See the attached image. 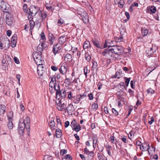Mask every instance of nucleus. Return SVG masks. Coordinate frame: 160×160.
<instances>
[{
	"instance_id": "nucleus-1",
	"label": "nucleus",
	"mask_w": 160,
	"mask_h": 160,
	"mask_svg": "<svg viewBox=\"0 0 160 160\" xmlns=\"http://www.w3.org/2000/svg\"><path fill=\"white\" fill-rule=\"evenodd\" d=\"M30 121L28 117H27L23 120L20 119L18 127V132L21 136L23 135L25 128L28 131L30 129Z\"/></svg>"
},
{
	"instance_id": "nucleus-2",
	"label": "nucleus",
	"mask_w": 160,
	"mask_h": 160,
	"mask_svg": "<svg viewBox=\"0 0 160 160\" xmlns=\"http://www.w3.org/2000/svg\"><path fill=\"white\" fill-rule=\"evenodd\" d=\"M3 12L6 13H8V14L6 15L5 18V22L6 24L10 26H11L13 23V15L9 13L8 11H3Z\"/></svg>"
},
{
	"instance_id": "nucleus-3",
	"label": "nucleus",
	"mask_w": 160,
	"mask_h": 160,
	"mask_svg": "<svg viewBox=\"0 0 160 160\" xmlns=\"http://www.w3.org/2000/svg\"><path fill=\"white\" fill-rule=\"evenodd\" d=\"M113 54H114V52L112 50V48L106 49L104 52H102V54L103 56L109 58H110L114 57Z\"/></svg>"
},
{
	"instance_id": "nucleus-4",
	"label": "nucleus",
	"mask_w": 160,
	"mask_h": 160,
	"mask_svg": "<svg viewBox=\"0 0 160 160\" xmlns=\"http://www.w3.org/2000/svg\"><path fill=\"white\" fill-rule=\"evenodd\" d=\"M66 95V90L65 89L64 90L62 89V90H61L60 87L59 88V89H58L56 91V95L57 98V96L58 95L59 96H61L62 98H64L65 97Z\"/></svg>"
},
{
	"instance_id": "nucleus-5",
	"label": "nucleus",
	"mask_w": 160,
	"mask_h": 160,
	"mask_svg": "<svg viewBox=\"0 0 160 160\" xmlns=\"http://www.w3.org/2000/svg\"><path fill=\"white\" fill-rule=\"evenodd\" d=\"M112 51L114 54L119 55L123 52V50L122 47L119 46H115L112 48Z\"/></svg>"
},
{
	"instance_id": "nucleus-6",
	"label": "nucleus",
	"mask_w": 160,
	"mask_h": 160,
	"mask_svg": "<svg viewBox=\"0 0 160 160\" xmlns=\"http://www.w3.org/2000/svg\"><path fill=\"white\" fill-rule=\"evenodd\" d=\"M77 13L82 18L83 21L86 24L88 22V18L86 12L85 13H81V11H78Z\"/></svg>"
},
{
	"instance_id": "nucleus-7",
	"label": "nucleus",
	"mask_w": 160,
	"mask_h": 160,
	"mask_svg": "<svg viewBox=\"0 0 160 160\" xmlns=\"http://www.w3.org/2000/svg\"><path fill=\"white\" fill-rule=\"evenodd\" d=\"M57 108L60 111H63L65 108L67 107L66 105L64 103H61V102L60 100L58 101V102L57 103L56 106Z\"/></svg>"
},
{
	"instance_id": "nucleus-8",
	"label": "nucleus",
	"mask_w": 160,
	"mask_h": 160,
	"mask_svg": "<svg viewBox=\"0 0 160 160\" xmlns=\"http://www.w3.org/2000/svg\"><path fill=\"white\" fill-rule=\"evenodd\" d=\"M1 10H8L10 8V6L6 2H2L0 4Z\"/></svg>"
},
{
	"instance_id": "nucleus-9",
	"label": "nucleus",
	"mask_w": 160,
	"mask_h": 160,
	"mask_svg": "<svg viewBox=\"0 0 160 160\" xmlns=\"http://www.w3.org/2000/svg\"><path fill=\"white\" fill-rule=\"evenodd\" d=\"M61 49V46L58 44L57 43L56 45H54L52 52L55 55Z\"/></svg>"
},
{
	"instance_id": "nucleus-10",
	"label": "nucleus",
	"mask_w": 160,
	"mask_h": 160,
	"mask_svg": "<svg viewBox=\"0 0 160 160\" xmlns=\"http://www.w3.org/2000/svg\"><path fill=\"white\" fill-rule=\"evenodd\" d=\"M49 87H52L55 90V91H56L57 90L59 89V88L60 87V85L59 83H55L53 82H50L49 85Z\"/></svg>"
},
{
	"instance_id": "nucleus-11",
	"label": "nucleus",
	"mask_w": 160,
	"mask_h": 160,
	"mask_svg": "<svg viewBox=\"0 0 160 160\" xmlns=\"http://www.w3.org/2000/svg\"><path fill=\"white\" fill-rule=\"evenodd\" d=\"M115 3L116 4L118 5L121 8H122L124 4V0H115Z\"/></svg>"
},
{
	"instance_id": "nucleus-12",
	"label": "nucleus",
	"mask_w": 160,
	"mask_h": 160,
	"mask_svg": "<svg viewBox=\"0 0 160 160\" xmlns=\"http://www.w3.org/2000/svg\"><path fill=\"white\" fill-rule=\"evenodd\" d=\"M48 37L49 41L50 42V44H52L55 39L54 35L52 33L49 32L48 34Z\"/></svg>"
},
{
	"instance_id": "nucleus-13",
	"label": "nucleus",
	"mask_w": 160,
	"mask_h": 160,
	"mask_svg": "<svg viewBox=\"0 0 160 160\" xmlns=\"http://www.w3.org/2000/svg\"><path fill=\"white\" fill-rule=\"evenodd\" d=\"M67 70V68L64 65H62L60 68L59 69L60 73L63 75L66 74Z\"/></svg>"
},
{
	"instance_id": "nucleus-14",
	"label": "nucleus",
	"mask_w": 160,
	"mask_h": 160,
	"mask_svg": "<svg viewBox=\"0 0 160 160\" xmlns=\"http://www.w3.org/2000/svg\"><path fill=\"white\" fill-rule=\"evenodd\" d=\"M72 57L71 54H67L64 57V61L65 62H69L72 60Z\"/></svg>"
},
{
	"instance_id": "nucleus-15",
	"label": "nucleus",
	"mask_w": 160,
	"mask_h": 160,
	"mask_svg": "<svg viewBox=\"0 0 160 160\" xmlns=\"http://www.w3.org/2000/svg\"><path fill=\"white\" fill-rule=\"evenodd\" d=\"M68 113L69 115H72L73 112V110H74V107L73 105L72 104H69L68 107Z\"/></svg>"
},
{
	"instance_id": "nucleus-16",
	"label": "nucleus",
	"mask_w": 160,
	"mask_h": 160,
	"mask_svg": "<svg viewBox=\"0 0 160 160\" xmlns=\"http://www.w3.org/2000/svg\"><path fill=\"white\" fill-rule=\"evenodd\" d=\"M6 110V107L4 105L0 104V115L4 114Z\"/></svg>"
},
{
	"instance_id": "nucleus-17",
	"label": "nucleus",
	"mask_w": 160,
	"mask_h": 160,
	"mask_svg": "<svg viewBox=\"0 0 160 160\" xmlns=\"http://www.w3.org/2000/svg\"><path fill=\"white\" fill-rule=\"evenodd\" d=\"M123 75V74L122 72V71L121 70H119L116 72L114 78L119 79L121 77H122Z\"/></svg>"
},
{
	"instance_id": "nucleus-18",
	"label": "nucleus",
	"mask_w": 160,
	"mask_h": 160,
	"mask_svg": "<svg viewBox=\"0 0 160 160\" xmlns=\"http://www.w3.org/2000/svg\"><path fill=\"white\" fill-rule=\"evenodd\" d=\"M34 59L37 65L42 64L43 62V61L42 60L43 58L42 57L41 58H37Z\"/></svg>"
},
{
	"instance_id": "nucleus-19",
	"label": "nucleus",
	"mask_w": 160,
	"mask_h": 160,
	"mask_svg": "<svg viewBox=\"0 0 160 160\" xmlns=\"http://www.w3.org/2000/svg\"><path fill=\"white\" fill-rule=\"evenodd\" d=\"M8 119L9 121L8 123L7 126L9 129H12L13 127V125L11 121V118L10 117H8Z\"/></svg>"
},
{
	"instance_id": "nucleus-20",
	"label": "nucleus",
	"mask_w": 160,
	"mask_h": 160,
	"mask_svg": "<svg viewBox=\"0 0 160 160\" xmlns=\"http://www.w3.org/2000/svg\"><path fill=\"white\" fill-rule=\"evenodd\" d=\"M141 31L142 35L143 37L147 36L148 33V30L145 28H142Z\"/></svg>"
},
{
	"instance_id": "nucleus-21",
	"label": "nucleus",
	"mask_w": 160,
	"mask_h": 160,
	"mask_svg": "<svg viewBox=\"0 0 160 160\" xmlns=\"http://www.w3.org/2000/svg\"><path fill=\"white\" fill-rule=\"evenodd\" d=\"M41 53L38 52H33L32 56L33 59L37 58H41Z\"/></svg>"
},
{
	"instance_id": "nucleus-22",
	"label": "nucleus",
	"mask_w": 160,
	"mask_h": 160,
	"mask_svg": "<svg viewBox=\"0 0 160 160\" xmlns=\"http://www.w3.org/2000/svg\"><path fill=\"white\" fill-rule=\"evenodd\" d=\"M79 94L75 96H73V98L72 100L73 101L74 103L75 104H78L79 103Z\"/></svg>"
},
{
	"instance_id": "nucleus-23",
	"label": "nucleus",
	"mask_w": 160,
	"mask_h": 160,
	"mask_svg": "<svg viewBox=\"0 0 160 160\" xmlns=\"http://www.w3.org/2000/svg\"><path fill=\"white\" fill-rule=\"evenodd\" d=\"M92 42L94 45L97 48H102L100 46L99 42L98 40L95 39H92Z\"/></svg>"
},
{
	"instance_id": "nucleus-24",
	"label": "nucleus",
	"mask_w": 160,
	"mask_h": 160,
	"mask_svg": "<svg viewBox=\"0 0 160 160\" xmlns=\"http://www.w3.org/2000/svg\"><path fill=\"white\" fill-rule=\"evenodd\" d=\"M65 36H63L60 37L59 38V43L60 44H62L64 43L66 41V38H65Z\"/></svg>"
},
{
	"instance_id": "nucleus-25",
	"label": "nucleus",
	"mask_w": 160,
	"mask_h": 160,
	"mask_svg": "<svg viewBox=\"0 0 160 160\" xmlns=\"http://www.w3.org/2000/svg\"><path fill=\"white\" fill-rule=\"evenodd\" d=\"M62 131L59 128L57 129L56 130V136L58 138H60L62 135Z\"/></svg>"
},
{
	"instance_id": "nucleus-26",
	"label": "nucleus",
	"mask_w": 160,
	"mask_h": 160,
	"mask_svg": "<svg viewBox=\"0 0 160 160\" xmlns=\"http://www.w3.org/2000/svg\"><path fill=\"white\" fill-rule=\"evenodd\" d=\"M93 146L94 148H95L96 147V144L98 142V138L95 136L92 137Z\"/></svg>"
},
{
	"instance_id": "nucleus-27",
	"label": "nucleus",
	"mask_w": 160,
	"mask_h": 160,
	"mask_svg": "<svg viewBox=\"0 0 160 160\" xmlns=\"http://www.w3.org/2000/svg\"><path fill=\"white\" fill-rule=\"evenodd\" d=\"M49 122H48V124L49 126L51 127V128H53L55 125V123L54 121V119L53 118L50 119Z\"/></svg>"
},
{
	"instance_id": "nucleus-28",
	"label": "nucleus",
	"mask_w": 160,
	"mask_h": 160,
	"mask_svg": "<svg viewBox=\"0 0 160 160\" xmlns=\"http://www.w3.org/2000/svg\"><path fill=\"white\" fill-rule=\"evenodd\" d=\"M43 11H40V13L41 14V16L42 18V20L43 21L47 17V14L42 12Z\"/></svg>"
},
{
	"instance_id": "nucleus-29",
	"label": "nucleus",
	"mask_w": 160,
	"mask_h": 160,
	"mask_svg": "<svg viewBox=\"0 0 160 160\" xmlns=\"http://www.w3.org/2000/svg\"><path fill=\"white\" fill-rule=\"evenodd\" d=\"M88 159L89 160L93 158L94 152L93 151L90 152L88 154Z\"/></svg>"
},
{
	"instance_id": "nucleus-30",
	"label": "nucleus",
	"mask_w": 160,
	"mask_h": 160,
	"mask_svg": "<svg viewBox=\"0 0 160 160\" xmlns=\"http://www.w3.org/2000/svg\"><path fill=\"white\" fill-rule=\"evenodd\" d=\"M90 46V42L88 41H86L83 44V48L84 49H87Z\"/></svg>"
},
{
	"instance_id": "nucleus-31",
	"label": "nucleus",
	"mask_w": 160,
	"mask_h": 160,
	"mask_svg": "<svg viewBox=\"0 0 160 160\" xmlns=\"http://www.w3.org/2000/svg\"><path fill=\"white\" fill-rule=\"evenodd\" d=\"M90 70L88 69L87 67H85L83 70L84 74L85 75L86 78H87V74L90 72Z\"/></svg>"
},
{
	"instance_id": "nucleus-32",
	"label": "nucleus",
	"mask_w": 160,
	"mask_h": 160,
	"mask_svg": "<svg viewBox=\"0 0 160 160\" xmlns=\"http://www.w3.org/2000/svg\"><path fill=\"white\" fill-rule=\"evenodd\" d=\"M110 139L112 143H113V144H116V145L117 146V141L115 139V138L114 136H112L110 137Z\"/></svg>"
},
{
	"instance_id": "nucleus-33",
	"label": "nucleus",
	"mask_w": 160,
	"mask_h": 160,
	"mask_svg": "<svg viewBox=\"0 0 160 160\" xmlns=\"http://www.w3.org/2000/svg\"><path fill=\"white\" fill-rule=\"evenodd\" d=\"M111 41V40L109 39H107L105 40V42L104 43L103 48H105L107 47H108V45H110V43Z\"/></svg>"
},
{
	"instance_id": "nucleus-34",
	"label": "nucleus",
	"mask_w": 160,
	"mask_h": 160,
	"mask_svg": "<svg viewBox=\"0 0 160 160\" xmlns=\"http://www.w3.org/2000/svg\"><path fill=\"white\" fill-rule=\"evenodd\" d=\"M81 128L79 124L76 126L72 129L73 131H75L77 132H79L81 130Z\"/></svg>"
},
{
	"instance_id": "nucleus-35",
	"label": "nucleus",
	"mask_w": 160,
	"mask_h": 160,
	"mask_svg": "<svg viewBox=\"0 0 160 160\" xmlns=\"http://www.w3.org/2000/svg\"><path fill=\"white\" fill-rule=\"evenodd\" d=\"M43 160H53V158L51 156L45 155L44 156Z\"/></svg>"
},
{
	"instance_id": "nucleus-36",
	"label": "nucleus",
	"mask_w": 160,
	"mask_h": 160,
	"mask_svg": "<svg viewBox=\"0 0 160 160\" xmlns=\"http://www.w3.org/2000/svg\"><path fill=\"white\" fill-rule=\"evenodd\" d=\"M115 39L116 42H120L122 41L123 37L122 35H120L119 37H116Z\"/></svg>"
},
{
	"instance_id": "nucleus-37",
	"label": "nucleus",
	"mask_w": 160,
	"mask_h": 160,
	"mask_svg": "<svg viewBox=\"0 0 160 160\" xmlns=\"http://www.w3.org/2000/svg\"><path fill=\"white\" fill-rule=\"evenodd\" d=\"M40 37L41 38L40 40V41H41V40H42V42H44V41L45 40L46 38L44 33L43 32H42L40 34Z\"/></svg>"
},
{
	"instance_id": "nucleus-38",
	"label": "nucleus",
	"mask_w": 160,
	"mask_h": 160,
	"mask_svg": "<svg viewBox=\"0 0 160 160\" xmlns=\"http://www.w3.org/2000/svg\"><path fill=\"white\" fill-rule=\"evenodd\" d=\"M76 124L77 122L74 119L72 121L70 126L72 127V129L76 126Z\"/></svg>"
},
{
	"instance_id": "nucleus-39",
	"label": "nucleus",
	"mask_w": 160,
	"mask_h": 160,
	"mask_svg": "<svg viewBox=\"0 0 160 160\" xmlns=\"http://www.w3.org/2000/svg\"><path fill=\"white\" fill-rule=\"evenodd\" d=\"M142 148L143 150H148L149 149V144H144V145L142 144Z\"/></svg>"
},
{
	"instance_id": "nucleus-40",
	"label": "nucleus",
	"mask_w": 160,
	"mask_h": 160,
	"mask_svg": "<svg viewBox=\"0 0 160 160\" xmlns=\"http://www.w3.org/2000/svg\"><path fill=\"white\" fill-rule=\"evenodd\" d=\"M116 41H111L110 43V45H108V48L111 47L114 48L115 46L114 44H115V43H116Z\"/></svg>"
},
{
	"instance_id": "nucleus-41",
	"label": "nucleus",
	"mask_w": 160,
	"mask_h": 160,
	"mask_svg": "<svg viewBox=\"0 0 160 160\" xmlns=\"http://www.w3.org/2000/svg\"><path fill=\"white\" fill-rule=\"evenodd\" d=\"M124 78L126 79L125 81V83L126 84L127 86H128L129 82L131 79V78H127L126 77H124Z\"/></svg>"
},
{
	"instance_id": "nucleus-42",
	"label": "nucleus",
	"mask_w": 160,
	"mask_h": 160,
	"mask_svg": "<svg viewBox=\"0 0 160 160\" xmlns=\"http://www.w3.org/2000/svg\"><path fill=\"white\" fill-rule=\"evenodd\" d=\"M37 65H38L37 68V70H38V71L43 70V67L42 63V64H38Z\"/></svg>"
},
{
	"instance_id": "nucleus-43",
	"label": "nucleus",
	"mask_w": 160,
	"mask_h": 160,
	"mask_svg": "<svg viewBox=\"0 0 160 160\" xmlns=\"http://www.w3.org/2000/svg\"><path fill=\"white\" fill-rule=\"evenodd\" d=\"M138 4L137 3H135L134 2L133 3H132L131 5L130 6V9H135V8H133V7H138Z\"/></svg>"
},
{
	"instance_id": "nucleus-44",
	"label": "nucleus",
	"mask_w": 160,
	"mask_h": 160,
	"mask_svg": "<svg viewBox=\"0 0 160 160\" xmlns=\"http://www.w3.org/2000/svg\"><path fill=\"white\" fill-rule=\"evenodd\" d=\"M148 94H153L154 92V91L152 88H149L147 90Z\"/></svg>"
},
{
	"instance_id": "nucleus-45",
	"label": "nucleus",
	"mask_w": 160,
	"mask_h": 160,
	"mask_svg": "<svg viewBox=\"0 0 160 160\" xmlns=\"http://www.w3.org/2000/svg\"><path fill=\"white\" fill-rule=\"evenodd\" d=\"M30 12V14L32 16H34L36 15V14L38 13V11H29Z\"/></svg>"
},
{
	"instance_id": "nucleus-46",
	"label": "nucleus",
	"mask_w": 160,
	"mask_h": 160,
	"mask_svg": "<svg viewBox=\"0 0 160 160\" xmlns=\"http://www.w3.org/2000/svg\"><path fill=\"white\" fill-rule=\"evenodd\" d=\"M44 72V71L43 70H41L39 71L37 70V73L39 77H41L42 76Z\"/></svg>"
},
{
	"instance_id": "nucleus-47",
	"label": "nucleus",
	"mask_w": 160,
	"mask_h": 160,
	"mask_svg": "<svg viewBox=\"0 0 160 160\" xmlns=\"http://www.w3.org/2000/svg\"><path fill=\"white\" fill-rule=\"evenodd\" d=\"M65 159L68 160H72V159L71 156L69 154L65 155Z\"/></svg>"
},
{
	"instance_id": "nucleus-48",
	"label": "nucleus",
	"mask_w": 160,
	"mask_h": 160,
	"mask_svg": "<svg viewBox=\"0 0 160 160\" xmlns=\"http://www.w3.org/2000/svg\"><path fill=\"white\" fill-rule=\"evenodd\" d=\"M85 58L88 61H90L91 59V57L88 54H86L85 55Z\"/></svg>"
},
{
	"instance_id": "nucleus-49",
	"label": "nucleus",
	"mask_w": 160,
	"mask_h": 160,
	"mask_svg": "<svg viewBox=\"0 0 160 160\" xmlns=\"http://www.w3.org/2000/svg\"><path fill=\"white\" fill-rule=\"evenodd\" d=\"M92 108L93 109L97 110L98 108V105L97 103H94L92 104Z\"/></svg>"
},
{
	"instance_id": "nucleus-50",
	"label": "nucleus",
	"mask_w": 160,
	"mask_h": 160,
	"mask_svg": "<svg viewBox=\"0 0 160 160\" xmlns=\"http://www.w3.org/2000/svg\"><path fill=\"white\" fill-rule=\"evenodd\" d=\"M41 46L40 45V44H39L37 47V51L41 53V52L43 50V48L41 47Z\"/></svg>"
},
{
	"instance_id": "nucleus-51",
	"label": "nucleus",
	"mask_w": 160,
	"mask_h": 160,
	"mask_svg": "<svg viewBox=\"0 0 160 160\" xmlns=\"http://www.w3.org/2000/svg\"><path fill=\"white\" fill-rule=\"evenodd\" d=\"M17 41H11V46L12 48L15 47L16 45Z\"/></svg>"
},
{
	"instance_id": "nucleus-52",
	"label": "nucleus",
	"mask_w": 160,
	"mask_h": 160,
	"mask_svg": "<svg viewBox=\"0 0 160 160\" xmlns=\"http://www.w3.org/2000/svg\"><path fill=\"white\" fill-rule=\"evenodd\" d=\"M125 14L127 17V19L125 20L124 21L126 22L129 19L130 15L129 12H125Z\"/></svg>"
},
{
	"instance_id": "nucleus-53",
	"label": "nucleus",
	"mask_w": 160,
	"mask_h": 160,
	"mask_svg": "<svg viewBox=\"0 0 160 160\" xmlns=\"http://www.w3.org/2000/svg\"><path fill=\"white\" fill-rule=\"evenodd\" d=\"M68 99L70 100H72L73 98V96H72V92L71 91H69L68 92Z\"/></svg>"
},
{
	"instance_id": "nucleus-54",
	"label": "nucleus",
	"mask_w": 160,
	"mask_h": 160,
	"mask_svg": "<svg viewBox=\"0 0 160 160\" xmlns=\"http://www.w3.org/2000/svg\"><path fill=\"white\" fill-rule=\"evenodd\" d=\"M112 112L115 116H117L118 114V112L114 108L112 109Z\"/></svg>"
},
{
	"instance_id": "nucleus-55",
	"label": "nucleus",
	"mask_w": 160,
	"mask_h": 160,
	"mask_svg": "<svg viewBox=\"0 0 160 160\" xmlns=\"http://www.w3.org/2000/svg\"><path fill=\"white\" fill-rule=\"evenodd\" d=\"M29 21L30 25V28L31 29H32L34 27L35 25V22L33 20Z\"/></svg>"
},
{
	"instance_id": "nucleus-56",
	"label": "nucleus",
	"mask_w": 160,
	"mask_h": 160,
	"mask_svg": "<svg viewBox=\"0 0 160 160\" xmlns=\"http://www.w3.org/2000/svg\"><path fill=\"white\" fill-rule=\"evenodd\" d=\"M147 10H156V8L154 6H150L147 8Z\"/></svg>"
},
{
	"instance_id": "nucleus-57",
	"label": "nucleus",
	"mask_w": 160,
	"mask_h": 160,
	"mask_svg": "<svg viewBox=\"0 0 160 160\" xmlns=\"http://www.w3.org/2000/svg\"><path fill=\"white\" fill-rule=\"evenodd\" d=\"M67 152V150L64 149L61 151L60 154L61 155H63L64 154H66Z\"/></svg>"
},
{
	"instance_id": "nucleus-58",
	"label": "nucleus",
	"mask_w": 160,
	"mask_h": 160,
	"mask_svg": "<svg viewBox=\"0 0 160 160\" xmlns=\"http://www.w3.org/2000/svg\"><path fill=\"white\" fill-rule=\"evenodd\" d=\"M17 35L16 34H14L12 38V41H16L17 40Z\"/></svg>"
},
{
	"instance_id": "nucleus-59",
	"label": "nucleus",
	"mask_w": 160,
	"mask_h": 160,
	"mask_svg": "<svg viewBox=\"0 0 160 160\" xmlns=\"http://www.w3.org/2000/svg\"><path fill=\"white\" fill-rule=\"evenodd\" d=\"M121 139L124 143L127 142V137L125 136H123L121 137Z\"/></svg>"
},
{
	"instance_id": "nucleus-60",
	"label": "nucleus",
	"mask_w": 160,
	"mask_h": 160,
	"mask_svg": "<svg viewBox=\"0 0 160 160\" xmlns=\"http://www.w3.org/2000/svg\"><path fill=\"white\" fill-rule=\"evenodd\" d=\"M154 121V119L153 117H152L151 118H150V120L148 122V123L150 124L151 125L152 124L153 122Z\"/></svg>"
},
{
	"instance_id": "nucleus-61",
	"label": "nucleus",
	"mask_w": 160,
	"mask_h": 160,
	"mask_svg": "<svg viewBox=\"0 0 160 160\" xmlns=\"http://www.w3.org/2000/svg\"><path fill=\"white\" fill-rule=\"evenodd\" d=\"M40 42L41 43V44H40V45L41 46V47H42L43 49L45 48L46 47V45L44 42H42V41H40Z\"/></svg>"
},
{
	"instance_id": "nucleus-62",
	"label": "nucleus",
	"mask_w": 160,
	"mask_h": 160,
	"mask_svg": "<svg viewBox=\"0 0 160 160\" xmlns=\"http://www.w3.org/2000/svg\"><path fill=\"white\" fill-rule=\"evenodd\" d=\"M135 82V81H131L130 82V85L131 88L133 89L134 88V84Z\"/></svg>"
},
{
	"instance_id": "nucleus-63",
	"label": "nucleus",
	"mask_w": 160,
	"mask_h": 160,
	"mask_svg": "<svg viewBox=\"0 0 160 160\" xmlns=\"http://www.w3.org/2000/svg\"><path fill=\"white\" fill-rule=\"evenodd\" d=\"M64 82L68 85L70 84L71 83L70 80L69 78H66Z\"/></svg>"
},
{
	"instance_id": "nucleus-64",
	"label": "nucleus",
	"mask_w": 160,
	"mask_h": 160,
	"mask_svg": "<svg viewBox=\"0 0 160 160\" xmlns=\"http://www.w3.org/2000/svg\"><path fill=\"white\" fill-rule=\"evenodd\" d=\"M64 23L62 19H60L58 20V26H60Z\"/></svg>"
}]
</instances>
